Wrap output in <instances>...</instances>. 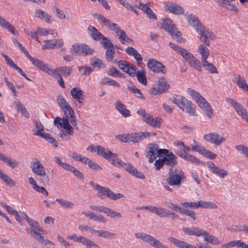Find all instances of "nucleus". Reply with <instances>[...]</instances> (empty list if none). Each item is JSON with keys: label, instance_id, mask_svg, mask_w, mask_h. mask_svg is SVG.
Returning <instances> with one entry per match:
<instances>
[{"label": "nucleus", "instance_id": "nucleus-1", "mask_svg": "<svg viewBox=\"0 0 248 248\" xmlns=\"http://www.w3.org/2000/svg\"><path fill=\"white\" fill-rule=\"evenodd\" d=\"M57 102L63 112L64 116L62 118L56 117L54 120V124L57 128H63L66 130L67 133L73 135L74 129L70 123L74 126L77 125V118L74 111L62 96H58Z\"/></svg>", "mask_w": 248, "mask_h": 248}, {"label": "nucleus", "instance_id": "nucleus-2", "mask_svg": "<svg viewBox=\"0 0 248 248\" xmlns=\"http://www.w3.org/2000/svg\"><path fill=\"white\" fill-rule=\"evenodd\" d=\"M170 100L183 111L186 112L192 116L196 115L195 106L191 101L187 99L184 96L175 95L171 97Z\"/></svg>", "mask_w": 248, "mask_h": 248}, {"label": "nucleus", "instance_id": "nucleus-3", "mask_svg": "<svg viewBox=\"0 0 248 248\" xmlns=\"http://www.w3.org/2000/svg\"><path fill=\"white\" fill-rule=\"evenodd\" d=\"M89 184L94 190L97 191V196L101 199H104L105 197H107L110 200H117L124 197L123 194L119 193H114L108 187L100 186L93 181H90Z\"/></svg>", "mask_w": 248, "mask_h": 248}, {"label": "nucleus", "instance_id": "nucleus-4", "mask_svg": "<svg viewBox=\"0 0 248 248\" xmlns=\"http://www.w3.org/2000/svg\"><path fill=\"white\" fill-rule=\"evenodd\" d=\"M97 19L110 30L114 31L117 35L118 36L121 43L122 44H125L127 36L124 31L122 30L116 24L111 22L104 16L98 15L97 16Z\"/></svg>", "mask_w": 248, "mask_h": 248}, {"label": "nucleus", "instance_id": "nucleus-5", "mask_svg": "<svg viewBox=\"0 0 248 248\" xmlns=\"http://www.w3.org/2000/svg\"><path fill=\"white\" fill-rule=\"evenodd\" d=\"M114 164H112L117 168H124L125 170L128 172L131 175L141 179H144L145 176L141 172H139L131 164L127 163H125L123 162L121 159L117 157V155L115 154V157L113 158Z\"/></svg>", "mask_w": 248, "mask_h": 248}, {"label": "nucleus", "instance_id": "nucleus-6", "mask_svg": "<svg viewBox=\"0 0 248 248\" xmlns=\"http://www.w3.org/2000/svg\"><path fill=\"white\" fill-rule=\"evenodd\" d=\"M87 150L91 153H96L97 155L107 160L111 164H114L113 157L115 153L105 148L100 145H90L87 148Z\"/></svg>", "mask_w": 248, "mask_h": 248}, {"label": "nucleus", "instance_id": "nucleus-7", "mask_svg": "<svg viewBox=\"0 0 248 248\" xmlns=\"http://www.w3.org/2000/svg\"><path fill=\"white\" fill-rule=\"evenodd\" d=\"M184 177V173L182 170L171 168L169 171L166 181L170 186H179Z\"/></svg>", "mask_w": 248, "mask_h": 248}, {"label": "nucleus", "instance_id": "nucleus-8", "mask_svg": "<svg viewBox=\"0 0 248 248\" xmlns=\"http://www.w3.org/2000/svg\"><path fill=\"white\" fill-rule=\"evenodd\" d=\"M162 28L178 42L182 43L185 40L181 37V33L177 30L172 21L170 19L163 20Z\"/></svg>", "mask_w": 248, "mask_h": 248}, {"label": "nucleus", "instance_id": "nucleus-9", "mask_svg": "<svg viewBox=\"0 0 248 248\" xmlns=\"http://www.w3.org/2000/svg\"><path fill=\"white\" fill-rule=\"evenodd\" d=\"M137 113L142 117L144 122L153 127H160L163 122V119L161 118L153 117L143 109H139Z\"/></svg>", "mask_w": 248, "mask_h": 248}, {"label": "nucleus", "instance_id": "nucleus-10", "mask_svg": "<svg viewBox=\"0 0 248 248\" xmlns=\"http://www.w3.org/2000/svg\"><path fill=\"white\" fill-rule=\"evenodd\" d=\"M135 236L137 238L141 239L143 242L148 243L154 248H169L158 239L146 233L137 232L135 233Z\"/></svg>", "mask_w": 248, "mask_h": 248}, {"label": "nucleus", "instance_id": "nucleus-11", "mask_svg": "<svg viewBox=\"0 0 248 248\" xmlns=\"http://www.w3.org/2000/svg\"><path fill=\"white\" fill-rule=\"evenodd\" d=\"M30 168L34 174L42 178L46 177L48 179L44 166L37 158L34 157L32 159Z\"/></svg>", "mask_w": 248, "mask_h": 248}, {"label": "nucleus", "instance_id": "nucleus-12", "mask_svg": "<svg viewBox=\"0 0 248 248\" xmlns=\"http://www.w3.org/2000/svg\"><path fill=\"white\" fill-rule=\"evenodd\" d=\"M160 150H163V149H158V146L156 144L149 143L147 144L145 150V155L148 159L149 162H153L157 157L162 155V153H160Z\"/></svg>", "mask_w": 248, "mask_h": 248}, {"label": "nucleus", "instance_id": "nucleus-13", "mask_svg": "<svg viewBox=\"0 0 248 248\" xmlns=\"http://www.w3.org/2000/svg\"><path fill=\"white\" fill-rule=\"evenodd\" d=\"M197 31L200 35V39L201 42H203L207 46H209L210 45L209 39L212 40L215 39L216 37L214 33L203 25L200 26Z\"/></svg>", "mask_w": 248, "mask_h": 248}, {"label": "nucleus", "instance_id": "nucleus-14", "mask_svg": "<svg viewBox=\"0 0 248 248\" xmlns=\"http://www.w3.org/2000/svg\"><path fill=\"white\" fill-rule=\"evenodd\" d=\"M169 46L176 53H178L189 64L196 58L192 53L186 49L170 42Z\"/></svg>", "mask_w": 248, "mask_h": 248}, {"label": "nucleus", "instance_id": "nucleus-15", "mask_svg": "<svg viewBox=\"0 0 248 248\" xmlns=\"http://www.w3.org/2000/svg\"><path fill=\"white\" fill-rule=\"evenodd\" d=\"M89 207L93 210L105 213L107 215V216L112 218L116 217L121 218L122 217V215L120 213L117 212L108 207L104 206L90 205Z\"/></svg>", "mask_w": 248, "mask_h": 248}, {"label": "nucleus", "instance_id": "nucleus-16", "mask_svg": "<svg viewBox=\"0 0 248 248\" xmlns=\"http://www.w3.org/2000/svg\"><path fill=\"white\" fill-rule=\"evenodd\" d=\"M71 51L73 54L79 55H87L92 54L94 50L87 45L76 44L73 45L71 48Z\"/></svg>", "mask_w": 248, "mask_h": 248}, {"label": "nucleus", "instance_id": "nucleus-17", "mask_svg": "<svg viewBox=\"0 0 248 248\" xmlns=\"http://www.w3.org/2000/svg\"><path fill=\"white\" fill-rule=\"evenodd\" d=\"M203 139L207 142L217 146H220L226 140L225 137L221 136L217 132L209 133L205 134L203 136Z\"/></svg>", "mask_w": 248, "mask_h": 248}, {"label": "nucleus", "instance_id": "nucleus-18", "mask_svg": "<svg viewBox=\"0 0 248 248\" xmlns=\"http://www.w3.org/2000/svg\"><path fill=\"white\" fill-rule=\"evenodd\" d=\"M170 87V85L167 83L165 78H160L158 82V84L154 87L151 90V93L154 95H157L165 93Z\"/></svg>", "mask_w": 248, "mask_h": 248}, {"label": "nucleus", "instance_id": "nucleus-19", "mask_svg": "<svg viewBox=\"0 0 248 248\" xmlns=\"http://www.w3.org/2000/svg\"><path fill=\"white\" fill-rule=\"evenodd\" d=\"M147 65L149 69L154 73L165 74L166 72L165 66L155 59H150Z\"/></svg>", "mask_w": 248, "mask_h": 248}, {"label": "nucleus", "instance_id": "nucleus-20", "mask_svg": "<svg viewBox=\"0 0 248 248\" xmlns=\"http://www.w3.org/2000/svg\"><path fill=\"white\" fill-rule=\"evenodd\" d=\"M160 153L164 155L163 157L165 165L170 167H173L177 164V157L172 152H169L167 149H163Z\"/></svg>", "mask_w": 248, "mask_h": 248}, {"label": "nucleus", "instance_id": "nucleus-21", "mask_svg": "<svg viewBox=\"0 0 248 248\" xmlns=\"http://www.w3.org/2000/svg\"><path fill=\"white\" fill-rule=\"evenodd\" d=\"M27 57L34 66L49 75L51 67L47 64L45 63L42 61L37 58H33L30 54Z\"/></svg>", "mask_w": 248, "mask_h": 248}, {"label": "nucleus", "instance_id": "nucleus-22", "mask_svg": "<svg viewBox=\"0 0 248 248\" xmlns=\"http://www.w3.org/2000/svg\"><path fill=\"white\" fill-rule=\"evenodd\" d=\"M115 62L117 63L119 68L124 72L127 73L130 76H134L135 71L136 69L135 66L125 61H120Z\"/></svg>", "mask_w": 248, "mask_h": 248}, {"label": "nucleus", "instance_id": "nucleus-23", "mask_svg": "<svg viewBox=\"0 0 248 248\" xmlns=\"http://www.w3.org/2000/svg\"><path fill=\"white\" fill-rule=\"evenodd\" d=\"M226 101L232 107L234 108L237 114L241 116L243 118L248 113L246 109H245L240 104L238 103L233 99L227 97L226 98Z\"/></svg>", "mask_w": 248, "mask_h": 248}, {"label": "nucleus", "instance_id": "nucleus-24", "mask_svg": "<svg viewBox=\"0 0 248 248\" xmlns=\"http://www.w3.org/2000/svg\"><path fill=\"white\" fill-rule=\"evenodd\" d=\"M208 168L213 173L220 178H224L228 175V172L226 170L220 168L212 162L208 163Z\"/></svg>", "mask_w": 248, "mask_h": 248}, {"label": "nucleus", "instance_id": "nucleus-25", "mask_svg": "<svg viewBox=\"0 0 248 248\" xmlns=\"http://www.w3.org/2000/svg\"><path fill=\"white\" fill-rule=\"evenodd\" d=\"M72 68L71 66H61L55 69L51 68L49 76H55V74H61L64 77H68L70 75Z\"/></svg>", "mask_w": 248, "mask_h": 248}, {"label": "nucleus", "instance_id": "nucleus-26", "mask_svg": "<svg viewBox=\"0 0 248 248\" xmlns=\"http://www.w3.org/2000/svg\"><path fill=\"white\" fill-rule=\"evenodd\" d=\"M34 16L48 24L53 21L52 17L49 14L40 9L35 10Z\"/></svg>", "mask_w": 248, "mask_h": 248}, {"label": "nucleus", "instance_id": "nucleus-27", "mask_svg": "<svg viewBox=\"0 0 248 248\" xmlns=\"http://www.w3.org/2000/svg\"><path fill=\"white\" fill-rule=\"evenodd\" d=\"M150 135L151 134L148 132L129 134V142H138L144 139L150 137Z\"/></svg>", "mask_w": 248, "mask_h": 248}, {"label": "nucleus", "instance_id": "nucleus-28", "mask_svg": "<svg viewBox=\"0 0 248 248\" xmlns=\"http://www.w3.org/2000/svg\"><path fill=\"white\" fill-rule=\"evenodd\" d=\"M169 241L179 248H198L197 246L187 243L185 241L179 240L173 237L168 238Z\"/></svg>", "mask_w": 248, "mask_h": 248}, {"label": "nucleus", "instance_id": "nucleus-29", "mask_svg": "<svg viewBox=\"0 0 248 248\" xmlns=\"http://www.w3.org/2000/svg\"><path fill=\"white\" fill-rule=\"evenodd\" d=\"M183 232L188 235H195L196 236H202L203 229L196 227H183L182 229Z\"/></svg>", "mask_w": 248, "mask_h": 248}, {"label": "nucleus", "instance_id": "nucleus-30", "mask_svg": "<svg viewBox=\"0 0 248 248\" xmlns=\"http://www.w3.org/2000/svg\"><path fill=\"white\" fill-rule=\"evenodd\" d=\"M115 107L117 110L125 118L130 116V111L126 108L125 106L119 100L115 103Z\"/></svg>", "mask_w": 248, "mask_h": 248}, {"label": "nucleus", "instance_id": "nucleus-31", "mask_svg": "<svg viewBox=\"0 0 248 248\" xmlns=\"http://www.w3.org/2000/svg\"><path fill=\"white\" fill-rule=\"evenodd\" d=\"M239 248H248V244L240 240H233L221 245L222 248H231L234 247Z\"/></svg>", "mask_w": 248, "mask_h": 248}, {"label": "nucleus", "instance_id": "nucleus-32", "mask_svg": "<svg viewBox=\"0 0 248 248\" xmlns=\"http://www.w3.org/2000/svg\"><path fill=\"white\" fill-rule=\"evenodd\" d=\"M135 73L133 77H136L138 81L142 85H146L147 84V80L146 77V71L145 69H141L140 70H138L136 67V69L135 71Z\"/></svg>", "mask_w": 248, "mask_h": 248}, {"label": "nucleus", "instance_id": "nucleus-33", "mask_svg": "<svg viewBox=\"0 0 248 248\" xmlns=\"http://www.w3.org/2000/svg\"><path fill=\"white\" fill-rule=\"evenodd\" d=\"M72 97L76 100L79 103H82L84 100L83 91L78 88H74L70 91Z\"/></svg>", "mask_w": 248, "mask_h": 248}, {"label": "nucleus", "instance_id": "nucleus-34", "mask_svg": "<svg viewBox=\"0 0 248 248\" xmlns=\"http://www.w3.org/2000/svg\"><path fill=\"white\" fill-rule=\"evenodd\" d=\"M0 160L4 162L12 168L17 167L18 165V162L16 160L2 153H0Z\"/></svg>", "mask_w": 248, "mask_h": 248}, {"label": "nucleus", "instance_id": "nucleus-35", "mask_svg": "<svg viewBox=\"0 0 248 248\" xmlns=\"http://www.w3.org/2000/svg\"><path fill=\"white\" fill-rule=\"evenodd\" d=\"M82 214L84 215L87 217H89L91 219L95 221L106 223L107 221L106 217H105L102 215H98L93 212L86 213L83 211L82 212Z\"/></svg>", "mask_w": 248, "mask_h": 248}, {"label": "nucleus", "instance_id": "nucleus-36", "mask_svg": "<svg viewBox=\"0 0 248 248\" xmlns=\"http://www.w3.org/2000/svg\"><path fill=\"white\" fill-rule=\"evenodd\" d=\"M88 31L93 40L99 41L101 40L104 35L98 31L94 27L89 25L88 27Z\"/></svg>", "mask_w": 248, "mask_h": 248}, {"label": "nucleus", "instance_id": "nucleus-37", "mask_svg": "<svg viewBox=\"0 0 248 248\" xmlns=\"http://www.w3.org/2000/svg\"><path fill=\"white\" fill-rule=\"evenodd\" d=\"M217 2L223 8L226 9L228 10L233 11L235 13H237L238 9L233 3H232L230 0H219Z\"/></svg>", "mask_w": 248, "mask_h": 248}, {"label": "nucleus", "instance_id": "nucleus-38", "mask_svg": "<svg viewBox=\"0 0 248 248\" xmlns=\"http://www.w3.org/2000/svg\"><path fill=\"white\" fill-rule=\"evenodd\" d=\"M202 236H203L204 240L208 243L214 245H219L221 242L214 235L210 234L209 233L203 230Z\"/></svg>", "mask_w": 248, "mask_h": 248}, {"label": "nucleus", "instance_id": "nucleus-39", "mask_svg": "<svg viewBox=\"0 0 248 248\" xmlns=\"http://www.w3.org/2000/svg\"><path fill=\"white\" fill-rule=\"evenodd\" d=\"M198 106L204 111L206 115L209 118H212L213 116V111L210 105L204 99V101L201 102Z\"/></svg>", "mask_w": 248, "mask_h": 248}, {"label": "nucleus", "instance_id": "nucleus-40", "mask_svg": "<svg viewBox=\"0 0 248 248\" xmlns=\"http://www.w3.org/2000/svg\"><path fill=\"white\" fill-rule=\"evenodd\" d=\"M167 10L170 13L175 15H181L184 13V9L180 5L177 4H172L166 5Z\"/></svg>", "mask_w": 248, "mask_h": 248}, {"label": "nucleus", "instance_id": "nucleus-41", "mask_svg": "<svg viewBox=\"0 0 248 248\" xmlns=\"http://www.w3.org/2000/svg\"><path fill=\"white\" fill-rule=\"evenodd\" d=\"M186 92L188 94L191 96L192 98L195 101L198 105L201 102L204 101L205 98L195 90L191 88H187Z\"/></svg>", "mask_w": 248, "mask_h": 248}, {"label": "nucleus", "instance_id": "nucleus-42", "mask_svg": "<svg viewBox=\"0 0 248 248\" xmlns=\"http://www.w3.org/2000/svg\"><path fill=\"white\" fill-rule=\"evenodd\" d=\"M207 46L205 44H200L199 46L198 52L201 55V62L207 60L210 55V50Z\"/></svg>", "mask_w": 248, "mask_h": 248}, {"label": "nucleus", "instance_id": "nucleus-43", "mask_svg": "<svg viewBox=\"0 0 248 248\" xmlns=\"http://www.w3.org/2000/svg\"><path fill=\"white\" fill-rule=\"evenodd\" d=\"M179 155H180V157L192 163L195 164L196 165H204V163L202 161H201L196 157L187 153L186 154V155H183L181 154H179Z\"/></svg>", "mask_w": 248, "mask_h": 248}, {"label": "nucleus", "instance_id": "nucleus-44", "mask_svg": "<svg viewBox=\"0 0 248 248\" xmlns=\"http://www.w3.org/2000/svg\"><path fill=\"white\" fill-rule=\"evenodd\" d=\"M188 23L193 27V28L197 31V29L202 24L200 22L198 18L194 15L191 14L187 16L186 18Z\"/></svg>", "mask_w": 248, "mask_h": 248}, {"label": "nucleus", "instance_id": "nucleus-45", "mask_svg": "<svg viewBox=\"0 0 248 248\" xmlns=\"http://www.w3.org/2000/svg\"><path fill=\"white\" fill-rule=\"evenodd\" d=\"M158 217H170L172 220H174L178 218L179 216L175 213L171 212L165 208L161 207Z\"/></svg>", "mask_w": 248, "mask_h": 248}, {"label": "nucleus", "instance_id": "nucleus-46", "mask_svg": "<svg viewBox=\"0 0 248 248\" xmlns=\"http://www.w3.org/2000/svg\"><path fill=\"white\" fill-rule=\"evenodd\" d=\"M173 144L175 147L174 151L175 154L180 157L179 154L186 155L187 153L184 152L185 144L183 142L180 141H175L173 142Z\"/></svg>", "mask_w": 248, "mask_h": 248}, {"label": "nucleus", "instance_id": "nucleus-47", "mask_svg": "<svg viewBox=\"0 0 248 248\" xmlns=\"http://www.w3.org/2000/svg\"><path fill=\"white\" fill-rule=\"evenodd\" d=\"M90 63L94 68L105 69L106 67L105 63L102 60L96 57H93L91 59Z\"/></svg>", "mask_w": 248, "mask_h": 248}, {"label": "nucleus", "instance_id": "nucleus-48", "mask_svg": "<svg viewBox=\"0 0 248 248\" xmlns=\"http://www.w3.org/2000/svg\"><path fill=\"white\" fill-rule=\"evenodd\" d=\"M161 207H157L156 206H153V205H150V206H142L140 207H138L137 209L138 210H148L151 212L155 214L158 217L159 216V213L160 211Z\"/></svg>", "mask_w": 248, "mask_h": 248}, {"label": "nucleus", "instance_id": "nucleus-49", "mask_svg": "<svg viewBox=\"0 0 248 248\" xmlns=\"http://www.w3.org/2000/svg\"><path fill=\"white\" fill-rule=\"evenodd\" d=\"M0 178L10 186H15L16 185V183L1 170H0Z\"/></svg>", "mask_w": 248, "mask_h": 248}, {"label": "nucleus", "instance_id": "nucleus-50", "mask_svg": "<svg viewBox=\"0 0 248 248\" xmlns=\"http://www.w3.org/2000/svg\"><path fill=\"white\" fill-rule=\"evenodd\" d=\"M97 236L104 238H109L111 239L116 236V234L113 233H111L109 231H104L102 230H97L96 234Z\"/></svg>", "mask_w": 248, "mask_h": 248}, {"label": "nucleus", "instance_id": "nucleus-51", "mask_svg": "<svg viewBox=\"0 0 248 248\" xmlns=\"http://www.w3.org/2000/svg\"><path fill=\"white\" fill-rule=\"evenodd\" d=\"M235 78L236 80L234 81L236 82L239 88H242L245 91H248V85L247 84L246 80L242 77L240 75H237Z\"/></svg>", "mask_w": 248, "mask_h": 248}, {"label": "nucleus", "instance_id": "nucleus-52", "mask_svg": "<svg viewBox=\"0 0 248 248\" xmlns=\"http://www.w3.org/2000/svg\"><path fill=\"white\" fill-rule=\"evenodd\" d=\"M202 65L205 68V70L210 73L216 74L217 71L216 67L211 63L209 62L207 60L202 62Z\"/></svg>", "mask_w": 248, "mask_h": 248}, {"label": "nucleus", "instance_id": "nucleus-53", "mask_svg": "<svg viewBox=\"0 0 248 248\" xmlns=\"http://www.w3.org/2000/svg\"><path fill=\"white\" fill-rule=\"evenodd\" d=\"M107 74L113 77L124 78V75L121 73L115 67L112 66L107 72Z\"/></svg>", "mask_w": 248, "mask_h": 248}, {"label": "nucleus", "instance_id": "nucleus-54", "mask_svg": "<svg viewBox=\"0 0 248 248\" xmlns=\"http://www.w3.org/2000/svg\"><path fill=\"white\" fill-rule=\"evenodd\" d=\"M83 163L88 165V166L92 169L95 170H102V168L99 165L93 161L91 159L87 157H85Z\"/></svg>", "mask_w": 248, "mask_h": 248}, {"label": "nucleus", "instance_id": "nucleus-55", "mask_svg": "<svg viewBox=\"0 0 248 248\" xmlns=\"http://www.w3.org/2000/svg\"><path fill=\"white\" fill-rule=\"evenodd\" d=\"M99 83L101 85H109L116 86L117 87H120V85L119 83L108 77H104L101 80Z\"/></svg>", "mask_w": 248, "mask_h": 248}, {"label": "nucleus", "instance_id": "nucleus-56", "mask_svg": "<svg viewBox=\"0 0 248 248\" xmlns=\"http://www.w3.org/2000/svg\"><path fill=\"white\" fill-rule=\"evenodd\" d=\"M34 124L35 125V128L37 129L38 130L36 131L33 130L34 135L36 136H39L42 137L43 136V134H45V133L43 132L44 128L43 125L41 124L40 122L36 120L34 121Z\"/></svg>", "mask_w": 248, "mask_h": 248}, {"label": "nucleus", "instance_id": "nucleus-57", "mask_svg": "<svg viewBox=\"0 0 248 248\" xmlns=\"http://www.w3.org/2000/svg\"><path fill=\"white\" fill-rule=\"evenodd\" d=\"M56 202L59 203L61 206L64 208H72L74 206V204L68 201L62 199H56Z\"/></svg>", "mask_w": 248, "mask_h": 248}, {"label": "nucleus", "instance_id": "nucleus-58", "mask_svg": "<svg viewBox=\"0 0 248 248\" xmlns=\"http://www.w3.org/2000/svg\"><path fill=\"white\" fill-rule=\"evenodd\" d=\"M200 154L211 159H215L217 156L216 154L212 153L210 151L206 150L204 147L202 148V150L200 151Z\"/></svg>", "mask_w": 248, "mask_h": 248}, {"label": "nucleus", "instance_id": "nucleus-59", "mask_svg": "<svg viewBox=\"0 0 248 248\" xmlns=\"http://www.w3.org/2000/svg\"><path fill=\"white\" fill-rule=\"evenodd\" d=\"M128 89L129 91H130L132 93L135 94L137 97L142 99H145V97H144L142 93L140 92V91L135 86L132 85V86H128Z\"/></svg>", "mask_w": 248, "mask_h": 248}, {"label": "nucleus", "instance_id": "nucleus-60", "mask_svg": "<svg viewBox=\"0 0 248 248\" xmlns=\"http://www.w3.org/2000/svg\"><path fill=\"white\" fill-rule=\"evenodd\" d=\"M53 11L55 12V16L59 19L63 20L66 18V15L64 12L58 8L56 6H53L52 8Z\"/></svg>", "mask_w": 248, "mask_h": 248}, {"label": "nucleus", "instance_id": "nucleus-61", "mask_svg": "<svg viewBox=\"0 0 248 248\" xmlns=\"http://www.w3.org/2000/svg\"><path fill=\"white\" fill-rule=\"evenodd\" d=\"M68 156L75 160L78 161L82 163L84 162V160L86 157V156H82L80 154L73 151H70L69 152Z\"/></svg>", "mask_w": 248, "mask_h": 248}, {"label": "nucleus", "instance_id": "nucleus-62", "mask_svg": "<svg viewBox=\"0 0 248 248\" xmlns=\"http://www.w3.org/2000/svg\"><path fill=\"white\" fill-rule=\"evenodd\" d=\"M189 64L198 71H202V64L197 58H195Z\"/></svg>", "mask_w": 248, "mask_h": 248}, {"label": "nucleus", "instance_id": "nucleus-63", "mask_svg": "<svg viewBox=\"0 0 248 248\" xmlns=\"http://www.w3.org/2000/svg\"><path fill=\"white\" fill-rule=\"evenodd\" d=\"M48 34H54V30L51 29L46 30V28L38 27L37 29V35L46 36Z\"/></svg>", "mask_w": 248, "mask_h": 248}, {"label": "nucleus", "instance_id": "nucleus-64", "mask_svg": "<svg viewBox=\"0 0 248 248\" xmlns=\"http://www.w3.org/2000/svg\"><path fill=\"white\" fill-rule=\"evenodd\" d=\"M101 40L100 44L104 48L107 49L108 48L114 47V46L111 42L110 40L105 36H104Z\"/></svg>", "mask_w": 248, "mask_h": 248}]
</instances>
